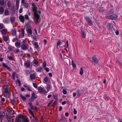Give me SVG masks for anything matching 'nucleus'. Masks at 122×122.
Segmentation results:
<instances>
[{"instance_id": "39", "label": "nucleus", "mask_w": 122, "mask_h": 122, "mask_svg": "<svg viewBox=\"0 0 122 122\" xmlns=\"http://www.w3.org/2000/svg\"><path fill=\"white\" fill-rule=\"evenodd\" d=\"M15 72H13L12 74V77L13 80H15Z\"/></svg>"}, {"instance_id": "38", "label": "nucleus", "mask_w": 122, "mask_h": 122, "mask_svg": "<svg viewBox=\"0 0 122 122\" xmlns=\"http://www.w3.org/2000/svg\"><path fill=\"white\" fill-rule=\"evenodd\" d=\"M62 44V42L60 41H58L57 43V47H58V46H59Z\"/></svg>"}, {"instance_id": "50", "label": "nucleus", "mask_w": 122, "mask_h": 122, "mask_svg": "<svg viewBox=\"0 0 122 122\" xmlns=\"http://www.w3.org/2000/svg\"><path fill=\"white\" fill-rule=\"evenodd\" d=\"M80 92V91L78 90L76 92L77 95L78 96H80L82 93V92Z\"/></svg>"}, {"instance_id": "33", "label": "nucleus", "mask_w": 122, "mask_h": 122, "mask_svg": "<svg viewBox=\"0 0 122 122\" xmlns=\"http://www.w3.org/2000/svg\"><path fill=\"white\" fill-rule=\"evenodd\" d=\"M23 86L25 88L26 90H28L30 91H31V90L30 88L27 86L25 85H24Z\"/></svg>"}, {"instance_id": "61", "label": "nucleus", "mask_w": 122, "mask_h": 122, "mask_svg": "<svg viewBox=\"0 0 122 122\" xmlns=\"http://www.w3.org/2000/svg\"><path fill=\"white\" fill-rule=\"evenodd\" d=\"M63 93L64 94H67V92L65 90H64L63 91Z\"/></svg>"}, {"instance_id": "1", "label": "nucleus", "mask_w": 122, "mask_h": 122, "mask_svg": "<svg viewBox=\"0 0 122 122\" xmlns=\"http://www.w3.org/2000/svg\"><path fill=\"white\" fill-rule=\"evenodd\" d=\"M32 10L34 12V18L35 20V22L37 24L40 21L39 20V15L41 13V11L40 10L37 9L34 3H32Z\"/></svg>"}, {"instance_id": "5", "label": "nucleus", "mask_w": 122, "mask_h": 122, "mask_svg": "<svg viewBox=\"0 0 122 122\" xmlns=\"http://www.w3.org/2000/svg\"><path fill=\"white\" fill-rule=\"evenodd\" d=\"M28 111L32 117L33 118V119L34 121H36L38 120L37 119L36 117L34 115L32 111L31 110V109H29L28 110Z\"/></svg>"}, {"instance_id": "60", "label": "nucleus", "mask_w": 122, "mask_h": 122, "mask_svg": "<svg viewBox=\"0 0 122 122\" xmlns=\"http://www.w3.org/2000/svg\"><path fill=\"white\" fill-rule=\"evenodd\" d=\"M7 112L9 113H10L11 112V110L10 109L7 108Z\"/></svg>"}, {"instance_id": "28", "label": "nucleus", "mask_w": 122, "mask_h": 122, "mask_svg": "<svg viewBox=\"0 0 122 122\" xmlns=\"http://www.w3.org/2000/svg\"><path fill=\"white\" fill-rule=\"evenodd\" d=\"M30 77L32 79H34L36 78V76L34 74H31L30 75Z\"/></svg>"}, {"instance_id": "35", "label": "nucleus", "mask_w": 122, "mask_h": 122, "mask_svg": "<svg viewBox=\"0 0 122 122\" xmlns=\"http://www.w3.org/2000/svg\"><path fill=\"white\" fill-rule=\"evenodd\" d=\"M20 96L23 100H26V97L23 96L21 94L20 95Z\"/></svg>"}, {"instance_id": "29", "label": "nucleus", "mask_w": 122, "mask_h": 122, "mask_svg": "<svg viewBox=\"0 0 122 122\" xmlns=\"http://www.w3.org/2000/svg\"><path fill=\"white\" fill-rule=\"evenodd\" d=\"M19 0H16V7H18V8L19 6Z\"/></svg>"}, {"instance_id": "16", "label": "nucleus", "mask_w": 122, "mask_h": 122, "mask_svg": "<svg viewBox=\"0 0 122 122\" xmlns=\"http://www.w3.org/2000/svg\"><path fill=\"white\" fill-rule=\"evenodd\" d=\"M19 18L21 22H24V21L25 20L24 17L22 15H20L19 17Z\"/></svg>"}, {"instance_id": "53", "label": "nucleus", "mask_w": 122, "mask_h": 122, "mask_svg": "<svg viewBox=\"0 0 122 122\" xmlns=\"http://www.w3.org/2000/svg\"><path fill=\"white\" fill-rule=\"evenodd\" d=\"M8 49L9 50V51H11L13 50V48L11 46L9 47L8 48Z\"/></svg>"}, {"instance_id": "13", "label": "nucleus", "mask_w": 122, "mask_h": 122, "mask_svg": "<svg viewBox=\"0 0 122 122\" xmlns=\"http://www.w3.org/2000/svg\"><path fill=\"white\" fill-rule=\"evenodd\" d=\"M26 30L27 33L29 35H32V32L31 29L27 28Z\"/></svg>"}, {"instance_id": "44", "label": "nucleus", "mask_w": 122, "mask_h": 122, "mask_svg": "<svg viewBox=\"0 0 122 122\" xmlns=\"http://www.w3.org/2000/svg\"><path fill=\"white\" fill-rule=\"evenodd\" d=\"M24 4V6L25 8H27L28 7L29 5L28 3H25Z\"/></svg>"}, {"instance_id": "31", "label": "nucleus", "mask_w": 122, "mask_h": 122, "mask_svg": "<svg viewBox=\"0 0 122 122\" xmlns=\"http://www.w3.org/2000/svg\"><path fill=\"white\" fill-rule=\"evenodd\" d=\"M37 107L36 106H33L31 107H30V109H31V110H33L35 109L36 110L37 109Z\"/></svg>"}, {"instance_id": "6", "label": "nucleus", "mask_w": 122, "mask_h": 122, "mask_svg": "<svg viewBox=\"0 0 122 122\" xmlns=\"http://www.w3.org/2000/svg\"><path fill=\"white\" fill-rule=\"evenodd\" d=\"M107 28L108 30L112 31L113 33V30H114V29L113 27V25L112 24L110 23H109L108 24L107 26Z\"/></svg>"}, {"instance_id": "58", "label": "nucleus", "mask_w": 122, "mask_h": 122, "mask_svg": "<svg viewBox=\"0 0 122 122\" xmlns=\"http://www.w3.org/2000/svg\"><path fill=\"white\" fill-rule=\"evenodd\" d=\"M33 86L35 88H37V85L35 83H33Z\"/></svg>"}, {"instance_id": "56", "label": "nucleus", "mask_w": 122, "mask_h": 122, "mask_svg": "<svg viewBox=\"0 0 122 122\" xmlns=\"http://www.w3.org/2000/svg\"><path fill=\"white\" fill-rule=\"evenodd\" d=\"M30 71L28 70H27L25 71V73L26 74H30Z\"/></svg>"}, {"instance_id": "32", "label": "nucleus", "mask_w": 122, "mask_h": 122, "mask_svg": "<svg viewBox=\"0 0 122 122\" xmlns=\"http://www.w3.org/2000/svg\"><path fill=\"white\" fill-rule=\"evenodd\" d=\"M16 83L17 84H18L19 86H21L20 81V80L19 79L17 80L16 81Z\"/></svg>"}, {"instance_id": "64", "label": "nucleus", "mask_w": 122, "mask_h": 122, "mask_svg": "<svg viewBox=\"0 0 122 122\" xmlns=\"http://www.w3.org/2000/svg\"><path fill=\"white\" fill-rule=\"evenodd\" d=\"M66 103V102L65 101H64L62 102V105H64Z\"/></svg>"}, {"instance_id": "8", "label": "nucleus", "mask_w": 122, "mask_h": 122, "mask_svg": "<svg viewBox=\"0 0 122 122\" xmlns=\"http://www.w3.org/2000/svg\"><path fill=\"white\" fill-rule=\"evenodd\" d=\"M37 96L36 95L35 93L34 92H33L31 97L29 99V100L31 101H33L37 98Z\"/></svg>"}, {"instance_id": "40", "label": "nucleus", "mask_w": 122, "mask_h": 122, "mask_svg": "<svg viewBox=\"0 0 122 122\" xmlns=\"http://www.w3.org/2000/svg\"><path fill=\"white\" fill-rule=\"evenodd\" d=\"M4 27V26L3 24L0 23V29H2Z\"/></svg>"}, {"instance_id": "14", "label": "nucleus", "mask_w": 122, "mask_h": 122, "mask_svg": "<svg viewBox=\"0 0 122 122\" xmlns=\"http://www.w3.org/2000/svg\"><path fill=\"white\" fill-rule=\"evenodd\" d=\"M24 65L25 67L28 68L30 66V63L29 62H27L24 63Z\"/></svg>"}, {"instance_id": "57", "label": "nucleus", "mask_w": 122, "mask_h": 122, "mask_svg": "<svg viewBox=\"0 0 122 122\" xmlns=\"http://www.w3.org/2000/svg\"><path fill=\"white\" fill-rule=\"evenodd\" d=\"M45 68V70H46V71L47 72H48L49 71V68H48L45 67V68Z\"/></svg>"}, {"instance_id": "15", "label": "nucleus", "mask_w": 122, "mask_h": 122, "mask_svg": "<svg viewBox=\"0 0 122 122\" xmlns=\"http://www.w3.org/2000/svg\"><path fill=\"white\" fill-rule=\"evenodd\" d=\"M42 69V68L41 66H39L36 68V71L37 72H41Z\"/></svg>"}, {"instance_id": "37", "label": "nucleus", "mask_w": 122, "mask_h": 122, "mask_svg": "<svg viewBox=\"0 0 122 122\" xmlns=\"http://www.w3.org/2000/svg\"><path fill=\"white\" fill-rule=\"evenodd\" d=\"M9 12L7 10H6L5 12V14L6 15H9Z\"/></svg>"}, {"instance_id": "45", "label": "nucleus", "mask_w": 122, "mask_h": 122, "mask_svg": "<svg viewBox=\"0 0 122 122\" xmlns=\"http://www.w3.org/2000/svg\"><path fill=\"white\" fill-rule=\"evenodd\" d=\"M53 98H54L56 100H57V96L55 94H54L53 95Z\"/></svg>"}, {"instance_id": "10", "label": "nucleus", "mask_w": 122, "mask_h": 122, "mask_svg": "<svg viewBox=\"0 0 122 122\" xmlns=\"http://www.w3.org/2000/svg\"><path fill=\"white\" fill-rule=\"evenodd\" d=\"M28 44H23L21 46V48L23 50H26L27 48Z\"/></svg>"}, {"instance_id": "27", "label": "nucleus", "mask_w": 122, "mask_h": 122, "mask_svg": "<svg viewBox=\"0 0 122 122\" xmlns=\"http://www.w3.org/2000/svg\"><path fill=\"white\" fill-rule=\"evenodd\" d=\"M21 45L20 43V42H17L15 43V45L18 47H20Z\"/></svg>"}, {"instance_id": "62", "label": "nucleus", "mask_w": 122, "mask_h": 122, "mask_svg": "<svg viewBox=\"0 0 122 122\" xmlns=\"http://www.w3.org/2000/svg\"><path fill=\"white\" fill-rule=\"evenodd\" d=\"M8 59L10 60H13V59L11 56H8Z\"/></svg>"}, {"instance_id": "42", "label": "nucleus", "mask_w": 122, "mask_h": 122, "mask_svg": "<svg viewBox=\"0 0 122 122\" xmlns=\"http://www.w3.org/2000/svg\"><path fill=\"white\" fill-rule=\"evenodd\" d=\"M71 65L74 68H75L76 67V65L74 63V61L73 60L71 61Z\"/></svg>"}, {"instance_id": "41", "label": "nucleus", "mask_w": 122, "mask_h": 122, "mask_svg": "<svg viewBox=\"0 0 122 122\" xmlns=\"http://www.w3.org/2000/svg\"><path fill=\"white\" fill-rule=\"evenodd\" d=\"M61 120L63 122H67V121L65 117H62Z\"/></svg>"}, {"instance_id": "26", "label": "nucleus", "mask_w": 122, "mask_h": 122, "mask_svg": "<svg viewBox=\"0 0 122 122\" xmlns=\"http://www.w3.org/2000/svg\"><path fill=\"white\" fill-rule=\"evenodd\" d=\"M105 10L104 8L103 7H100L99 8V11L100 12L104 11Z\"/></svg>"}, {"instance_id": "55", "label": "nucleus", "mask_w": 122, "mask_h": 122, "mask_svg": "<svg viewBox=\"0 0 122 122\" xmlns=\"http://www.w3.org/2000/svg\"><path fill=\"white\" fill-rule=\"evenodd\" d=\"M25 19L28 20L29 19V17L27 15H25Z\"/></svg>"}, {"instance_id": "47", "label": "nucleus", "mask_w": 122, "mask_h": 122, "mask_svg": "<svg viewBox=\"0 0 122 122\" xmlns=\"http://www.w3.org/2000/svg\"><path fill=\"white\" fill-rule=\"evenodd\" d=\"M34 46H35V48H37L38 46V43L36 42L34 44Z\"/></svg>"}, {"instance_id": "12", "label": "nucleus", "mask_w": 122, "mask_h": 122, "mask_svg": "<svg viewBox=\"0 0 122 122\" xmlns=\"http://www.w3.org/2000/svg\"><path fill=\"white\" fill-rule=\"evenodd\" d=\"M2 64L3 66L4 67L6 68L8 70L10 71H11V68L7 65L5 64L4 63H2Z\"/></svg>"}, {"instance_id": "43", "label": "nucleus", "mask_w": 122, "mask_h": 122, "mask_svg": "<svg viewBox=\"0 0 122 122\" xmlns=\"http://www.w3.org/2000/svg\"><path fill=\"white\" fill-rule=\"evenodd\" d=\"M43 68H45L46 67V62H44L43 63Z\"/></svg>"}, {"instance_id": "21", "label": "nucleus", "mask_w": 122, "mask_h": 122, "mask_svg": "<svg viewBox=\"0 0 122 122\" xmlns=\"http://www.w3.org/2000/svg\"><path fill=\"white\" fill-rule=\"evenodd\" d=\"M3 38L5 41L6 42L7 41L9 38L7 36H3Z\"/></svg>"}, {"instance_id": "48", "label": "nucleus", "mask_w": 122, "mask_h": 122, "mask_svg": "<svg viewBox=\"0 0 122 122\" xmlns=\"http://www.w3.org/2000/svg\"><path fill=\"white\" fill-rule=\"evenodd\" d=\"M15 102V101L14 99H11V102L12 104H14Z\"/></svg>"}, {"instance_id": "51", "label": "nucleus", "mask_w": 122, "mask_h": 122, "mask_svg": "<svg viewBox=\"0 0 122 122\" xmlns=\"http://www.w3.org/2000/svg\"><path fill=\"white\" fill-rule=\"evenodd\" d=\"M18 41V39L16 37L14 38L12 40V41L13 42H15Z\"/></svg>"}, {"instance_id": "11", "label": "nucleus", "mask_w": 122, "mask_h": 122, "mask_svg": "<svg viewBox=\"0 0 122 122\" xmlns=\"http://www.w3.org/2000/svg\"><path fill=\"white\" fill-rule=\"evenodd\" d=\"M85 19L89 24L90 25H92V21L90 18L88 17H85Z\"/></svg>"}, {"instance_id": "9", "label": "nucleus", "mask_w": 122, "mask_h": 122, "mask_svg": "<svg viewBox=\"0 0 122 122\" xmlns=\"http://www.w3.org/2000/svg\"><path fill=\"white\" fill-rule=\"evenodd\" d=\"M38 90L40 93L42 94L45 93L44 88H43L41 87L40 86L38 87Z\"/></svg>"}, {"instance_id": "25", "label": "nucleus", "mask_w": 122, "mask_h": 122, "mask_svg": "<svg viewBox=\"0 0 122 122\" xmlns=\"http://www.w3.org/2000/svg\"><path fill=\"white\" fill-rule=\"evenodd\" d=\"M4 8L2 7H0V14H2L4 12Z\"/></svg>"}, {"instance_id": "23", "label": "nucleus", "mask_w": 122, "mask_h": 122, "mask_svg": "<svg viewBox=\"0 0 122 122\" xmlns=\"http://www.w3.org/2000/svg\"><path fill=\"white\" fill-rule=\"evenodd\" d=\"M81 34L82 37L84 38H85L86 37V35L85 34V32L81 30Z\"/></svg>"}, {"instance_id": "17", "label": "nucleus", "mask_w": 122, "mask_h": 122, "mask_svg": "<svg viewBox=\"0 0 122 122\" xmlns=\"http://www.w3.org/2000/svg\"><path fill=\"white\" fill-rule=\"evenodd\" d=\"M33 63L35 64V65H34V66L35 67H37L38 66V64L39 63L38 61H37L36 60H34L33 61Z\"/></svg>"}, {"instance_id": "20", "label": "nucleus", "mask_w": 122, "mask_h": 122, "mask_svg": "<svg viewBox=\"0 0 122 122\" xmlns=\"http://www.w3.org/2000/svg\"><path fill=\"white\" fill-rule=\"evenodd\" d=\"M43 80L44 81V83H46L49 82V78L47 77H46Z\"/></svg>"}, {"instance_id": "22", "label": "nucleus", "mask_w": 122, "mask_h": 122, "mask_svg": "<svg viewBox=\"0 0 122 122\" xmlns=\"http://www.w3.org/2000/svg\"><path fill=\"white\" fill-rule=\"evenodd\" d=\"M9 18H5L3 20V21L4 23H7L9 22Z\"/></svg>"}, {"instance_id": "49", "label": "nucleus", "mask_w": 122, "mask_h": 122, "mask_svg": "<svg viewBox=\"0 0 122 122\" xmlns=\"http://www.w3.org/2000/svg\"><path fill=\"white\" fill-rule=\"evenodd\" d=\"M0 4L2 5H3L4 4V0H0Z\"/></svg>"}, {"instance_id": "30", "label": "nucleus", "mask_w": 122, "mask_h": 122, "mask_svg": "<svg viewBox=\"0 0 122 122\" xmlns=\"http://www.w3.org/2000/svg\"><path fill=\"white\" fill-rule=\"evenodd\" d=\"M7 30L5 29H3L2 30L1 32L3 34H5Z\"/></svg>"}, {"instance_id": "19", "label": "nucleus", "mask_w": 122, "mask_h": 122, "mask_svg": "<svg viewBox=\"0 0 122 122\" xmlns=\"http://www.w3.org/2000/svg\"><path fill=\"white\" fill-rule=\"evenodd\" d=\"M5 116V113L3 112H0V118H3Z\"/></svg>"}, {"instance_id": "59", "label": "nucleus", "mask_w": 122, "mask_h": 122, "mask_svg": "<svg viewBox=\"0 0 122 122\" xmlns=\"http://www.w3.org/2000/svg\"><path fill=\"white\" fill-rule=\"evenodd\" d=\"M5 99L3 98H2L1 99V101L2 102H4L5 101Z\"/></svg>"}, {"instance_id": "3", "label": "nucleus", "mask_w": 122, "mask_h": 122, "mask_svg": "<svg viewBox=\"0 0 122 122\" xmlns=\"http://www.w3.org/2000/svg\"><path fill=\"white\" fill-rule=\"evenodd\" d=\"M2 92L7 98H10V96L11 92L7 86L3 87L2 89Z\"/></svg>"}, {"instance_id": "34", "label": "nucleus", "mask_w": 122, "mask_h": 122, "mask_svg": "<svg viewBox=\"0 0 122 122\" xmlns=\"http://www.w3.org/2000/svg\"><path fill=\"white\" fill-rule=\"evenodd\" d=\"M83 69L82 68H81L80 74L81 75H82L83 73Z\"/></svg>"}, {"instance_id": "52", "label": "nucleus", "mask_w": 122, "mask_h": 122, "mask_svg": "<svg viewBox=\"0 0 122 122\" xmlns=\"http://www.w3.org/2000/svg\"><path fill=\"white\" fill-rule=\"evenodd\" d=\"M19 51V50L18 48H17L14 50V52L15 53H17Z\"/></svg>"}, {"instance_id": "54", "label": "nucleus", "mask_w": 122, "mask_h": 122, "mask_svg": "<svg viewBox=\"0 0 122 122\" xmlns=\"http://www.w3.org/2000/svg\"><path fill=\"white\" fill-rule=\"evenodd\" d=\"M53 102V101L51 100L48 104L47 107L49 106Z\"/></svg>"}, {"instance_id": "63", "label": "nucleus", "mask_w": 122, "mask_h": 122, "mask_svg": "<svg viewBox=\"0 0 122 122\" xmlns=\"http://www.w3.org/2000/svg\"><path fill=\"white\" fill-rule=\"evenodd\" d=\"M73 110H74V112H73L74 113V114H76L77 113V111L76 110V109L75 108H74L73 109Z\"/></svg>"}, {"instance_id": "46", "label": "nucleus", "mask_w": 122, "mask_h": 122, "mask_svg": "<svg viewBox=\"0 0 122 122\" xmlns=\"http://www.w3.org/2000/svg\"><path fill=\"white\" fill-rule=\"evenodd\" d=\"M7 5L8 7H10L11 6V3L10 1H8V2Z\"/></svg>"}, {"instance_id": "18", "label": "nucleus", "mask_w": 122, "mask_h": 122, "mask_svg": "<svg viewBox=\"0 0 122 122\" xmlns=\"http://www.w3.org/2000/svg\"><path fill=\"white\" fill-rule=\"evenodd\" d=\"M21 33H20V35L22 38L24 36V34L25 33L24 29L21 28Z\"/></svg>"}, {"instance_id": "2", "label": "nucleus", "mask_w": 122, "mask_h": 122, "mask_svg": "<svg viewBox=\"0 0 122 122\" xmlns=\"http://www.w3.org/2000/svg\"><path fill=\"white\" fill-rule=\"evenodd\" d=\"M16 122H29L28 118L26 116L21 115L16 119Z\"/></svg>"}, {"instance_id": "4", "label": "nucleus", "mask_w": 122, "mask_h": 122, "mask_svg": "<svg viewBox=\"0 0 122 122\" xmlns=\"http://www.w3.org/2000/svg\"><path fill=\"white\" fill-rule=\"evenodd\" d=\"M91 58L92 59V61L93 64H94L95 65H97L98 61V59L95 57V56H92Z\"/></svg>"}, {"instance_id": "7", "label": "nucleus", "mask_w": 122, "mask_h": 122, "mask_svg": "<svg viewBox=\"0 0 122 122\" xmlns=\"http://www.w3.org/2000/svg\"><path fill=\"white\" fill-rule=\"evenodd\" d=\"M117 15L115 14L113 15L107 16L108 19L112 20H116L117 19Z\"/></svg>"}, {"instance_id": "24", "label": "nucleus", "mask_w": 122, "mask_h": 122, "mask_svg": "<svg viewBox=\"0 0 122 122\" xmlns=\"http://www.w3.org/2000/svg\"><path fill=\"white\" fill-rule=\"evenodd\" d=\"M12 35L13 36H15L16 34V31L15 29L12 30L11 31Z\"/></svg>"}, {"instance_id": "36", "label": "nucleus", "mask_w": 122, "mask_h": 122, "mask_svg": "<svg viewBox=\"0 0 122 122\" xmlns=\"http://www.w3.org/2000/svg\"><path fill=\"white\" fill-rule=\"evenodd\" d=\"M10 20L11 23H13L15 21V19L14 17H12L11 18Z\"/></svg>"}]
</instances>
